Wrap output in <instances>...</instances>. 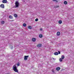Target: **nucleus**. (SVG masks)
<instances>
[{
	"mask_svg": "<svg viewBox=\"0 0 74 74\" xmlns=\"http://www.w3.org/2000/svg\"><path fill=\"white\" fill-rule=\"evenodd\" d=\"M13 70L15 72H16V73H18V70L17 69V67L16 66V65H14L13 66Z\"/></svg>",
	"mask_w": 74,
	"mask_h": 74,
	"instance_id": "1",
	"label": "nucleus"
},
{
	"mask_svg": "<svg viewBox=\"0 0 74 74\" xmlns=\"http://www.w3.org/2000/svg\"><path fill=\"white\" fill-rule=\"evenodd\" d=\"M15 4L16 6L15 7V8H16L18 7H19V2L18 1H16V2L15 3Z\"/></svg>",
	"mask_w": 74,
	"mask_h": 74,
	"instance_id": "2",
	"label": "nucleus"
},
{
	"mask_svg": "<svg viewBox=\"0 0 74 74\" xmlns=\"http://www.w3.org/2000/svg\"><path fill=\"white\" fill-rule=\"evenodd\" d=\"M27 58H29V56H24V60H27Z\"/></svg>",
	"mask_w": 74,
	"mask_h": 74,
	"instance_id": "3",
	"label": "nucleus"
},
{
	"mask_svg": "<svg viewBox=\"0 0 74 74\" xmlns=\"http://www.w3.org/2000/svg\"><path fill=\"white\" fill-rule=\"evenodd\" d=\"M41 46H42V45H41V44H38L36 45V47H38V48H40V47H41Z\"/></svg>",
	"mask_w": 74,
	"mask_h": 74,
	"instance_id": "4",
	"label": "nucleus"
},
{
	"mask_svg": "<svg viewBox=\"0 0 74 74\" xmlns=\"http://www.w3.org/2000/svg\"><path fill=\"white\" fill-rule=\"evenodd\" d=\"M60 68L59 67H58L56 68V70L57 71H59L60 70Z\"/></svg>",
	"mask_w": 74,
	"mask_h": 74,
	"instance_id": "5",
	"label": "nucleus"
},
{
	"mask_svg": "<svg viewBox=\"0 0 74 74\" xmlns=\"http://www.w3.org/2000/svg\"><path fill=\"white\" fill-rule=\"evenodd\" d=\"M7 2V0H3L2 1V3H6Z\"/></svg>",
	"mask_w": 74,
	"mask_h": 74,
	"instance_id": "6",
	"label": "nucleus"
},
{
	"mask_svg": "<svg viewBox=\"0 0 74 74\" xmlns=\"http://www.w3.org/2000/svg\"><path fill=\"white\" fill-rule=\"evenodd\" d=\"M32 41L34 42L36 41V38H34L32 39Z\"/></svg>",
	"mask_w": 74,
	"mask_h": 74,
	"instance_id": "7",
	"label": "nucleus"
},
{
	"mask_svg": "<svg viewBox=\"0 0 74 74\" xmlns=\"http://www.w3.org/2000/svg\"><path fill=\"white\" fill-rule=\"evenodd\" d=\"M0 7L1 8H4V5L3 4L1 5Z\"/></svg>",
	"mask_w": 74,
	"mask_h": 74,
	"instance_id": "8",
	"label": "nucleus"
},
{
	"mask_svg": "<svg viewBox=\"0 0 74 74\" xmlns=\"http://www.w3.org/2000/svg\"><path fill=\"white\" fill-rule=\"evenodd\" d=\"M28 29H32V27L31 26H29V27H28Z\"/></svg>",
	"mask_w": 74,
	"mask_h": 74,
	"instance_id": "9",
	"label": "nucleus"
},
{
	"mask_svg": "<svg viewBox=\"0 0 74 74\" xmlns=\"http://www.w3.org/2000/svg\"><path fill=\"white\" fill-rule=\"evenodd\" d=\"M60 33L59 32H58L57 33V36H60Z\"/></svg>",
	"mask_w": 74,
	"mask_h": 74,
	"instance_id": "10",
	"label": "nucleus"
},
{
	"mask_svg": "<svg viewBox=\"0 0 74 74\" xmlns=\"http://www.w3.org/2000/svg\"><path fill=\"white\" fill-rule=\"evenodd\" d=\"M58 23L59 24H61L62 23V20H60L59 21Z\"/></svg>",
	"mask_w": 74,
	"mask_h": 74,
	"instance_id": "11",
	"label": "nucleus"
},
{
	"mask_svg": "<svg viewBox=\"0 0 74 74\" xmlns=\"http://www.w3.org/2000/svg\"><path fill=\"white\" fill-rule=\"evenodd\" d=\"M58 53L57 52H55L54 53V55H58Z\"/></svg>",
	"mask_w": 74,
	"mask_h": 74,
	"instance_id": "12",
	"label": "nucleus"
},
{
	"mask_svg": "<svg viewBox=\"0 0 74 74\" xmlns=\"http://www.w3.org/2000/svg\"><path fill=\"white\" fill-rule=\"evenodd\" d=\"M4 23H5V22H4V21H2V22H1V24H4Z\"/></svg>",
	"mask_w": 74,
	"mask_h": 74,
	"instance_id": "13",
	"label": "nucleus"
},
{
	"mask_svg": "<svg viewBox=\"0 0 74 74\" xmlns=\"http://www.w3.org/2000/svg\"><path fill=\"white\" fill-rule=\"evenodd\" d=\"M14 17H15V18H16L18 16L17 15V14H14Z\"/></svg>",
	"mask_w": 74,
	"mask_h": 74,
	"instance_id": "14",
	"label": "nucleus"
},
{
	"mask_svg": "<svg viewBox=\"0 0 74 74\" xmlns=\"http://www.w3.org/2000/svg\"><path fill=\"white\" fill-rule=\"evenodd\" d=\"M39 37L40 38H42V34H40Z\"/></svg>",
	"mask_w": 74,
	"mask_h": 74,
	"instance_id": "15",
	"label": "nucleus"
},
{
	"mask_svg": "<svg viewBox=\"0 0 74 74\" xmlns=\"http://www.w3.org/2000/svg\"><path fill=\"white\" fill-rule=\"evenodd\" d=\"M23 26L24 27H26V23H24L23 25Z\"/></svg>",
	"mask_w": 74,
	"mask_h": 74,
	"instance_id": "16",
	"label": "nucleus"
},
{
	"mask_svg": "<svg viewBox=\"0 0 74 74\" xmlns=\"http://www.w3.org/2000/svg\"><path fill=\"white\" fill-rule=\"evenodd\" d=\"M64 4H67V2L66 1H65L64 2Z\"/></svg>",
	"mask_w": 74,
	"mask_h": 74,
	"instance_id": "17",
	"label": "nucleus"
},
{
	"mask_svg": "<svg viewBox=\"0 0 74 74\" xmlns=\"http://www.w3.org/2000/svg\"><path fill=\"white\" fill-rule=\"evenodd\" d=\"M9 18H10V19H12V17L11 16H9Z\"/></svg>",
	"mask_w": 74,
	"mask_h": 74,
	"instance_id": "18",
	"label": "nucleus"
},
{
	"mask_svg": "<svg viewBox=\"0 0 74 74\" xmlns=\"http://www.w3.org/2000/svg\"><path fill=\"white\" fill-rule=\"evenodd\" d=\"M17 66H20V63L19 62H18L17 64Z\"/></svg>",
	"mask_w": 74,
	"mask_h": 74,
	"instance_id": "19",
	"label": "nucleus"
},
{
	"mask_svg": "<svg viewBox=\"0 0 74 74\" xmlns=\"http://www.w3.org/2000/svg\"><path fill=\"white\" fill-rule=\"evenodd\" d=\"M64 56H62V59H64Z\"/></svg>",
	"mask_w": 74,
	"mask_h": 74,
	"instance_id": "20",
	"label": "nucleus"
},
{
	"mask_svg": "<svg viewBox=\"0 0 74 74\" xmlns=\"http://www.w3.org/2000/svg\"><path fill=\"white\" fill-rule=\"evenodd\" d=\"M53 1H56L57 3H58V1H57V0H53Z\"/></svg>",
	"mask_w": 74,
	"mask_h": 74,
	"instance_id": "21",
	"label": "nucleus"
},
{
	"mask_svg": "<svg viewBox=\"0 0 74 74\" xmlns=\"http://www.w3.org/2000/svg\"><path fill=\"white\" fill-rule=\"evenodd\" d=\"M35 21L36 22H37V21H38V18H36L35 20Z\"/></svg>",
	"mask_w": 74,
	"mask_h": 74,
	"instance_id": "22",
	"label": "nucleus"
},
{
	"mask_svg": "<svg viewBox=\"0 0 74 74\" xmlns=\"http://www.w3.org/2000/svg\"><path fill=\"white\" fill-rule=\"evenodd\" d=\"M60 62H62V58H60Z\"/></svg>",
	"mask_w": 74,
	"mask_h": 74,
	"instance_id": "23",
	"label": "nucleus"
},
{
	"mask_svg": "<svg viewBox=\"0 0 74 74\" xmlns=\"http://www.w3.org/2000/svg\"><path fill=\"white\" fill-rule=\"evenodd\" d=\"M51 71H52V73H54V70L53 69H52L51 70Z\"/></svg>",
	"mask_w": 74,
	"mask_h": 74,
	"instance_id": "24",
	"label": "nucleus"
},
{
	"mask_svg": "<svg viewBox=\"0 0 74 74\" xmlns=\"http://www.w3.org/2000/svg\"><path fill=\"white\" fill-rule=\"evenodd\" d=\"M58 54H60V51H58Z\"/></svg>",
	"mask_w": 74,
	"mask_h": 74,
	"instance_id": "25",
	"label": "nucleus"
},
{
	"mask_svg": "<svg viewBox=\"0 0 74 74\" xmlns=\"http://www.w3.org/2000/svg\"><path fill=\"white\" fill-rule=\"evenodd\" d=\"M42 30V28H41L40 29V31H41V30Z\"/></svg>",
	"mask_w": 74,
	"mask_h": 74,
	"instance_id": "26",
	"label": "nucleus"
},
{
	"mask_svg": "<svg viewBox=\"0 0 74 74\" xmlns=\"http://www.w3.org/2000/svg\"><path fill=\"white\" fill-rule=\"evenodd\" d=\"M53 60H56V59H55L54 58H53Z\"/></svg>",
	"mask_w": 74,
	"mask_h": 74,
	"instance_id": "27",
	"label": "nucleus"
},
{
	"mask_svg": "<svg viewBox=\"0 0 74 74\" xmlns=\"http://www.w3.org/2000/svg\"><path fill=\"white\" fill-rule=\"evenodd\" d=\"M57 7H59V6H56V8H57Z\"/></svg>",
	"mask_w": 74,
	"mask_h": 74,
	"instance_id": "28",
	"label": "nucleus"
},
{
	"mask_svg": "<svg viewBox=\"0 0 74 74\" xmlns=\"http://www.w3.org/2000/svg\"><path fill=\"white\" fill-rule=\"evenodd\" d=\"M12 48H13V47H12L11 48V49H12Z\"/></svg>",
	"mask_w": 74,
	"mask_h": 74,
	"instance_id": "29",
	"label": "nucleus"
}]
</instances>
